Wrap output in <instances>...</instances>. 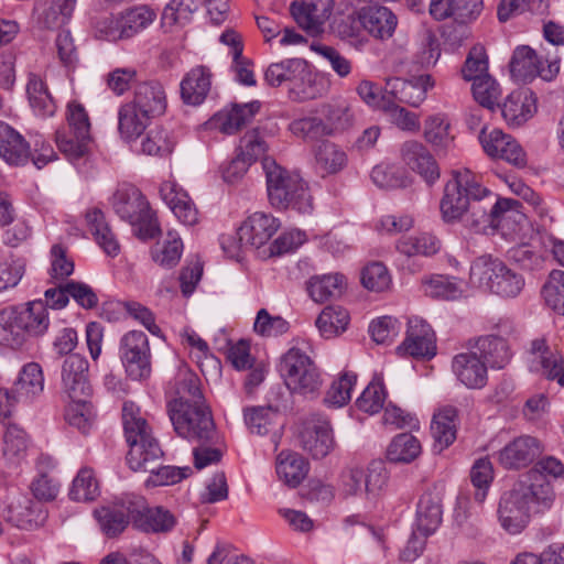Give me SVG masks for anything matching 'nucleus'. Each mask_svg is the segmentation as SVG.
Returning <instances> with one entry per match:
<instances>
[{"mask_svg": "<svg viewBox=\"0 0 564 564\" xmlns=\"http://www.w3.org/2000/svg\"><path fill=\"white\" fill-rule=\"evenodd\" d=\"M563 475L564 465L553 456L540 459L534 467L521 474L500 497L498 518L502 528L512 534L519 533L533 513L550 509L555 494L546 476L558 478Z\"/></svg>", "mask_w": 564, "mask_h": 564, "instance_id": "1", "label": "nucleus"}, {"mask_svg": "<svg viewBox=\"0 0 564 564\" xmlns=\"http://www.w3.org/2000/svg\"><path fill=\"white\" fill-rule=\"evenodd\" d=\"M467 208L464 213L463 225L475 232H487L488 229L502 228L507 219L522 218L519 210L521 204L512 198H498L495 193L484 186L480 177L474 174L469 191Z\"/></svg>", "mask_w": 564, "mask_h": 564, "instance_id": "2", "label": "nucleus"}, {"mask_svg": "<svg viewBox=\"0 0 564 564\" xmlns=\"http://www.w3.org/2000/svg\"><path fill=\"white\" fill-rule=\"evenodd\" d=\"M122 422L126 440L129 444L127 462L134 471H153L163 463L164 453L152 435V430L141 410L132 402L122 408Z\"/></svg>", "mask_w": 564, "mask_h": 564, "instance_id": "3", "label": "nucleus"}, {"mask_svg": "<svg viewBox=\"0 0 564 564\" xmlns=\"http://www.w3.org/2000/svg\"><path fill=\"white\" fill-rule=\"evenodd\" d=\"M268 196L272 206L279 209L293 208L300 213L312 209V197L306 183L276 164L271 158L263 159Z\"/></svg>", "mask_w": 564, "mask_h": 564, "instance_id": "4", "label": "nucleus"}, {"mask_svg": "<svg viewBox=\"0 0 564 564\" xmlns=\"http://www.w3.org/2000/svg\"><path fill=\"white\" fill-rule=\"evenodd\" d=\"M112 205L116 214L134 228L139 239L150 240L161 234L155 213L138 188L117 191Z\"/></svg>", "mask_w": 564, "mask_h": 564, "instance_id": "5", "label": "nucleus"}, {"mask_svg": "<svg viewBox=\"0 0 564 564\" xmlns=\"http://www.w3.org/2000/svg\"><path fill=\"white\" fill-rule=\"evenodd\" d=\"M470 279L500 296H517L524 285L522 275L491 256L478 257L470 267Z\"/></svg>", "mask_w": 564, "mask_h": 564, "instance_id": "6", "label": "nucleus"}, {"mask_svg": "<svg viewBox=\"0 0 564 564\" xmlns=\"http://www.w3.org/2000/svg\"><path fill=\"white\" fill-rule=\"evenodd\" d=\"M280 372L293 393L315 395L322 387L321 372L315 362L297 347L290 348L281 358Z\"/></svg>", "mask_w": 564, "mask_h": 564, "instance_id": "7", "label": "nucleus"}, {"mask_svg": "<svg viewBox=\"0 0 564 564\" xmlns=\"http://www.w3.org/2000/svg\"><path fill=\"white\" fill-rule=\"evenodd\" d=\"M170 420L181 437L199 443H214L216 438L215 423L207 405L180 404V409H169Z\"/></svg>", "mask_w": 564, "mask_h": 564, "instance_id": "8", "label": "nucleus"}, {"mask_svg": "<svg viewBox=\"0 0 564 564\" xmlns=\"http://www.w3.org/2000/svg\"><path fill=\"white\" fill-rule=\"evenodd\" d=\"M120 358L128 376L142 380L151 373V350L149 338L141 330L128 332L120 341Z\"/></svg>", "mask_w": 564, "mask_h": 564, "instance_id": "9", "label": "nucleus"}, {"mask_svg": "<svg viewBox=\"0 0 564 564\" xmlns=\"http://www.w3.org/2000/svg\"><path fill=\"white\" fill-rule=\"evenodd\" d=\"M474 174L468 169L454 171L453 178L446 183L440 203L442 218L445 223H462L468 206L467 202Z\"/></svg>", "mask_w": 564, "mask_h": 564, "instance_id": "10", "label": "nucleus"}, {"mask_svg": "<svg viewBox=\"0 0 564 564\" xmlns=\"http://www.w3.org/2000/svg\"><path fill=\"white\" fill-rule=\"evenodd\" d=\"M510 72L520 80L532 79L540 76L544 80L553 79L560 72V58H545L539 56L530 46H519L514 50Z\"/></svg>", "mask_w": 564, "mask_h": 564, "instance_id": "11", "label": "nucleus"}, {"mask_svg": "<svg viewBox=\"0 0 564 564\" xmlns=\"http://www.w3.org/2000/svg\"><path fill=\"white\" fill-rule=\"evenodd\" d=\"M88 361L79 354L68 355L62 365L63 392L73 401L80 402L91 394Z\"/></svg>", "mask_w": 564, "mask_h": 564, "instance_id": "12", "label": "nucleus"}, {"mask_svg": "<svg viewBox=\"0 0 564 564\" xmlns=\"http://www.w3.org/2000/svg\"><path fill=\"white\" fill-rule=\"evenodd\" d=\"M128 511L132 514L133 528L147 533H166L175 523V517L162 507L150 508L145 499L134 495V501L129 503Z\"/></svg>", "mask_w": 564, "mask_h": 564, "instance_id": "13", "label": "nucleus"}, {"mask_svg": "<svg viewBox=\"0 0 564 564\" xmlns=\"http://www.w3.org/2000/svg\"><path fill=\"white\" fill-rule=\"evenodd\" d=\"M302 448L319 459L327 456L335 447L333 429L328 420L313 416L303 423L300 433Z\"/></svg>", "mask_w": 564, "mask_h": 564, "instance_id": "14", "label": "nucleus"}, {"mask_svg": "<svg viewBox=\"0 0 564 564\" xmlns=\"http://www.w3.org/2000/svg\"><path fill=\"white\" fill-rule=\"evenodd\" d=\"M334 0H301L291 3L290 11L297 25L312 36L324 32Z\"/></svg>", "mask_w": 564, "mask_h": 564, "instance_id": "15", "label": "nucleus"}, {"mask_svg": "<svg viewBox=\"0 0 564 564\" xmlns=\"http://www.w3.org/2000/svg\"><path fill=\"white\" fill-rule=\"evenodd\" d=\"M404 341L398 347L401 356L431 359L436 354L435 336L431 326L421 318L409 319Z\"/></svg>", "mask_w": 564, "mask_h": 564, "instance_id": "16", "label": "nucleus"}, {"mask_svg": "<svg viewBox=\"0 0 564 564\" xmlns=\"http://www.w3.org/2000/svg\"><path fill=\"white\" fill-rule=\"evenodd\" d=\"M484 10V0H431L430 14L436 21L452 19L466 26L475 22Z\"/></svg>", "mask_w": 564, "mask_h": 564, "instance_id": "17", "label": "nucleus"}, {"mask_svg": "<svg viewBox=\"0 0 564 564\" xmlns=\"http://www.w3.org/2000/svg\"><path fill=\"white\" fill-rule=\"evenodd\" d=\"M542 451L543 447L536 437L521 435L499 451L498 460L503 468L518 470L533 463Z\"/></svg>", "mask_w": 564, "mask_h": 564, "instance_id": "18", "label": "nucleus"}, {"mask_svg": "<svg viewBox=\"0 0 564 564\" xmlns=\"http://www.w3.org/2000/svg\"><path fill=\"white\" fill-rule=\"evenodd\" d=\"M479 140L488 155L502 159L516 166L525 165V153L520 144L501 130L492 129L490 132H487L486 128H482Z\"/></svg>", "mask_w": 564, "mask_h": 564, "instance_id": "19", "label": "nucleus"}, {"mask_svg": "<svg viewBox=\"0 0 564 564\" xmlns=\"http://www.w3.org/2000/svg\"><path fill=\"white\" fill-rule=\"evenodd\" d=\"M433 86L434 80L427 74L411 80L394 77L387 79L386 91L394 102L399 101L412 107H419L425 100L427 90Z\"/></svg>", "mask_w": 564, "mask_h": 564, "instance_id": "20", "label": "nucleus"}, {"mask_svg": "<svg viewBox=\"0 0 564 564\" xmlns=\"http://www.w3.org/2000/svg\"><path fill=\"white\" fill-rule=\"evenodd\" d=\"M44 390V376L42 368L36 362L26 364L12 389H0V402L4 399L9 405H13L21 399L30 400Z\"/></svg>", "mask_w": 564, "mask_h": 564, "instance_id": "21", "label": "nucleus"}, {"mask_svg": "<svg viewBox=\"0 0 564 564\" xmlns=\"http://www.w3.org/2000/svg\"><path fill=\"white\" fill-rule=\"evenodd\" d=\"M403 163L421 175L427 184H433L440 177V167L434 156L419 141H406L400 149Z\"/></svg>", "mask_w": 564, "mask_h": 564, "instance_id": "22", "label": "nucleus"}, {"mask_svg": "<svg viewBox=\"0 0 564 564\" xmlns=\"http://www.w3.org/2000/svg\"><path fill=\"white\" fill-rule=\"evenodd\" d=\"M279 228L272 215L254 213L237 230L241 245L260 248L265 245Z\"/></svg>", "mask_w": 564, "mask_h": 564, "instance_id": "23", "label": "nucleus"}, {"mask_svg": "<svg viewBox=\"0 0 564 564\" xmlns=\"http://www.w3.org/2000/svg\"><path fill=\"white\" fill-rule=\"evenodd\" d=\"M134 501V495H126L112 506L102 507L95 511L102 533L107 538H117L132 523V514L128 511L130 502Z\"/></svg>", "mask_w": 564, "mask_h": 564, "instance_id": "24", "label": "nucleus"}, {"mask_svg": "<svg viewBox=\"0 0 564 564\" xmlns=\"http://www.w3.org/2000/svg\"><path fill=\"white\" fill-rule=\"evenodd\" d=\"M365 32L368 35L386 41L394 34L398 25L397 15L387 7L372 4L360 8Z\"/></svg>", "mask_w": 564, "mask_h": 564, "instance_id": "25", "label": "nucleus"}, {"mask_svg": "<svg viewBox=\"0 0 564 564\" xmlns=\"http://www.w3.org/2000/svg\"><path fill=\"white\" fill-rule=\"evenodd\" d=\"M144 117L154 119L165 112L167 102L165 90L159 82L139 84L130 101Z\"/></svg>", "mask_w": 564, "mask_h": 564, "instance_id": "26", "label": "nucleus"}, {"mask_svg": "<svg viewBox=\"0 0 564 564\" xmlns=\"http://www.w3.org/2000/svg\"><path fill=\"white\" fill-rule=\"evenodd\" d=\"M452 368L457 379L469 389H481L487 383V366L477 351L456 355Z\"/></svg>", "mask_w": 564, "mask_h": 564, "instance_id": "27", "label": "nucleus"}, {"mask_svg": "<svg viewBox=\"0 0 564 564\" xmlns=\"http://www.w3.org/2000/svg\"><path fill=\"white\" fill-rule=\"evenodd\" d=\"M498 108L510 126L519 127L535 113L536 99L530 90H516Z\"/></svg>", "mask_w": 564, "mask_h": 564, "instance_id": "28", "label": "nucleus"}, {"mask_svg": "<svg viewBox=\"0 0 564 564\" xmlns=\"http://www.w3.org/2000/svg\"><path fill=\"white\" fill-rule=\"evenodd\" d=\"M360 8L349 14L336 17L330 24L333 34L348 45L361 50L369 40L365 32Z\"/></svg>", "mask_w": 564, "mask_h": 564, "instance_id": "29", "label": "nucleus"}, {"mask_svg": "<svg viewBox=\"0 0 564 564\" xmlns=\"http://www.w3.org/2000/svg\"><path fill=\"white\" fill-rule=\"evenodd\" d=\"M260 107L259 101L234 105L230 110L216 113L212 118L210 124L225 134H234L251 122Z\"/></svg>", "mask_w": 564, "mask_h": 564, "instance_id": "30", "label": "nucleus"}, {"mask_svg": "<svg viewBox=\"0 0 564 564\" xmlns=\"http://www.w3.org/2000/svg\"><path fill=\"white\" fill-rule=\"evenodd\" d=\"M212 73L205 66L192 68L181 82V98L186 105L198 106L210 90Z\"/></svg>", "mask_w": 564, "mask_h": 564, "instance_id": "31", "label": "nucleus"}, {"mask_svg": "<svg viewBox=\"0 0 564 564\" xmlns=\"http://www.w3.org/2000/svg\"><path fill=\"white\" fill-rule=\"evenodd\" d=\"M15 307V315L25 338L40 337L46 333L50 326L48 311L43 301H33L25 307Z\"/></svg>", "mask_w": 564, "mask_h": 564, "instance_id": "32", "label": "nucleus"}, {"mask_svg": "<svg viewBox=\"0 0 564 564\" xmlns=\"http://www.w3.org/2000/svg\"><path fill=\"white\" fill-rule=\"evenodd\" d=\"M442 498L438 494L425 492L421 496L416 510L417 532L426 538L442 523Z\"/></svg>", "mask_w": 564, "mask_h": 564, "instance_id": "33", "label": "nucleus"}, {"mask_svg": "<svg viewBox=\"0 0 564 564\" xmlns=\"http://www.w3.org/2000/svg\"><path fill=\"white\" fill-rule=\"evenodd\" d=\"M24 138L8 123L0 121V156L9 164H24L30 158Z\"/></svg>", "mask_w": 564, "mask_h": 564, "instance_id": "34", "label": "nucleus"}, {"mask_svg": "<svg viewBox=\"0 0 564 564\" xmlns=\"http://www.w3.org/2000/svg\"><path fill=\"white\" fill-rule=\"evenodd\" d=\"M347 161L346 152L329 141H322L314 149V166L323 177L340 172Z\"/></svg>", "mask_w": 564, "mask_h": 564, "instance_id": "35", "label": "nucleus"}, {"mask_svg": "<svg viewBox=\"0 0 564 564\" xmlns=\"http://www.w3.org/2000/svg\"><path fill=\"white\" fill-rule=\"evenodd\" d=\"M85 220L100 248L108 256L116 257L119 253L120 246L106 223L104 213L97 207L90 208L85 214Z\"/></svg>", "mask_w": 564, "mask_h": 564, "instance_id": "36", "label": "nucleus"}, {"mask_svg": "<svg viewBox=\"0 0 564 564\" xmlns=\"http://www.w3.org/2000/svg\"><path fill=\"white\" fill-rule=\"evenodd\" d=\"M457 410L452 406L444 408L434 415L431 431L435 441V448L438 452L447 448L456 440L457 434Z\"/></svg>", "mask_w": 564, "mask_h": 564, "instance_id": "37", "label": "nucleus"}, {"mask_svg": "<svg viewBox=\"0 0 564 564\" xmlns=\"http://www.w3.org/2000/svg\"><path fill=\"white\" fill-rule=\"evenodd\" d=\"M308 473L307 460L294 452L283 451L276 458V474L289 487L299 486Z\"/></svg>", "mask_w": 564, "mask_h": 564, "instance_id": "38", "label": "nucleus"}, {"mask_svg": "<svg viewBox=\"0 0 564 564\" xmlns=\"http://www.w3.org/2000/svg\"><path fill=\"white\" fill-rule=\"evenodd\" d=\"M480 354L486 366L491 368H503L510 360V352L507 341L499 336H485L475 341L474 346Z\"/></svg>", "mask_w": 564, "mask_h": 564, "instance_id": "39", "label": "nucleus"}, {"mask_svg": "<svg viewBox=\"0 0 564 564\" xmlns=\"http://www.w3.org/2000/svg\"><path fill=\"white\" fill-rule=\"evenodd\" d=\"M29 437L17 424H9L3 434L2 456L9 466H18L26 456Z\"/></svg>", "mask_w": 564, "mask_h": 564, "instance_id": "40", "label": "nucleus"}, {"mask_svg": "<svg viewBox=\"0 0 564 564\" xmlns=\"http://www.w3.org/2000/svg\"><path fill=\"white\" fill-rule=\"evenodd\" d=\"M162 198L167 203L174 215L187 226L198 221V210L185 193L174 192L172 184H164L160 188Z\"/></svg>", "mask_w": 564, "mask_h": 564, "instance_id": "41", "label": "nucleus"}, {"mask_svg": "<svg viewBox=\"0 0 564 564\" xmlns=\"http://www.w3.org/2000/svg\"><path fill=\"white\" fill-rule=\"evenodd\" d=\"M26 94L30 106L39 115L48 117L56 111V104L46 83L37 74H30L26 84Z\"/></svg>", "mask_w": 564, "mask_h": 564, "instance_id": "42", "label": "nucleus"}, {"mask_svg": "<svg viewBox=\"0 0 564 564\" xmlns=\"http://www.w3.org/2000/svg\"><path fill=\"white\" fill-rule=\"evenodd\" d=\"M118 130L124 141L137 140L149 126V117H144L131 102L123 104L118 113Z\"/></svg>", "mask_w": 564, "mask_h": 564, "instance_id": "43", "label": "nucleus"}, {"mask_svg": "<svg viewBox=\"0 0 564 564\" xmlns=\"http://www.w3.org/2000/svg\"><path fill=\"white\" fill-rule=\"evenodd\" d=\"M530 352L540 359L544 375L550 380H556L564 387V368L561 366V357L552 350L544 338H536L531 343Z\"/></svg>", "mask_w": 564, "mask_h": 564, "instance_id": "44", "label": "nucleus"}, {"mask_svg": "<svg viewBox=\"0 0 564 564\" xmlns=\"http://www.w3.org/2000/svg\"><path fill=\"white\" fill-rule=\"evenodd\" d=\"M346 282L341 274H327L323 276H313L307 283V291L313 301L324 303L330 299L340 296L344 292Z\"/></svg>", "mask_w": 564, "mask_h": 564, "instance_id": "45", "label": "nucleus"}, {"mask_svg": "<svg viewBox=\"0 0 564 564\" xmlns=\"http://www.w3.org/2000/svg\"><path fill=\"white\" fill-rule=\"evenodd\" d=\"M26 343V338L15 315V307L0 311V345L19 349Z\"/></svg>", "mask_w": 564, "mask_h": 564, "instance_id": "46", "label": "nucleus"}, {"mask_svg": "<svg viewBox=\"0 0 564 564\" xmlns=\"http://www.w3.org/2000/svg\"><path fill=\"white\" fill-rule=\"evenodd\" d=\"M422 447L419 440L410 433L397 435L387 448V459L391 463L409 464L419 457Z\"/></svg>", "mask_w": 564, "mask_h": 564, "instance_id": "47", "label": "nucleus"}, {"mask_svg": "<svg viewBox=\"0 0 564 564\" xmlns=\"http://www.w3.org/2000/svg\"><path fill=\"white\" fill-rule=\"evenodd\" d=\"M349 323L348 312L340 306H326L316 319V326L325 338H333L345 332Z\"/></svg>", "mask_w": 564, "mask_h": 564, "instance_id": "48", "label": "nucleus"}, {"mask_svg": "<svg viewBox=\"0 0 564 564\" xmlns=\"http://www.w3.org/2000/svg\"><path fill=\"white\" fill-rule=\"evenodd\" d=\"M123 39L132 37L149 26L155 19V12L147 6H137L120 13Z\"/></svg>", "mask_w": 564, "mask_h": 564, "instance_id": "49", "label": "nucleus"}, {"mask_svg": "<svg viewBox=\"0 0 564 564\" xmlns=\"http://www.w3.org/2000/svg\"><path fill=\"white\" fill-rule=\"evenodd\" d=\"M305 62L301 58H290L271 64L264 74L270 86L278 87L286 82H294L305 70Z\"/></svg>", "mask_w": 564, "mask_h": 564, "instance_id": "50", "label": "nucleus"}, {"mask_svg": "<svg viewBox=\"0 0 564 564\" xmlns=\"http://www.w3.org/2000/svg\"><path fill=\"white\" fill-rule=\"evenodd\" d=\"M177 398L169 404V409H180V404L188 408L206 405L200 390V381L195 375H186L176 389Z\"/></svg>", "mask_w": 564, "mask_h": 564, "instance_id": "51", "label": "nucleus"}, {"mask_svg": "<svg viewBox=\"0 0 564 564\" xmlns=\"http://www.w3.org/2000/svg\"><path fill=\"white\" fill-rule=\"evenodd\" d=\"M397 249L408 256H433L440 250V240L432 234L422 232L417 236L402 238L398 241Z\"/></svg>", "mask_w": 564, "mask_h": 564, "instance_id": "52", "label": "nucleus"}, {"mask_svg": "<svg viewBox=\"0 0 564 564\" xmlns=\"http://www.w3.org/2000/svg\"><path fill=\"white\" fill-rule=\"evenodd\" d=\"M99 496V484L90 468H82L73 480L69 498L75 501H93Z\"/></svg>", "mask_w": 564, "mask_h": 564, "instance_id": "53", "label": "nucleus"}, {"mask_svg": "<svg viewBox=\"0 0 564 564\" xmlns=\"http://www.w3.org/2000/svg\"><path fill=\"white\" fill-rule=\"evenodd\" d=\"M475 100L482 107L494 110L500 107L498 102L501 90L498 83L490 76H478L471 86Z\"/></svg>", "mask_w": 564, "mask_h": 564, "instance_id": "54", "label": "nucleus"}, {"mask_svg": "<svg viewBox=\"0 0 564 564\" xmlns=\"http://www.w3.org/2000/svg\"><path fill=\"white\" fill-rule=\"evenodd\" d=\"M547 7V0H500L497 15L500 22H506L511 17L520 14L525 10L536 14H544Z\"/></svg>", "mask_w": 564, "mask_h": 564, "instance_id": "55", "label": "nucleus"}, {"mask_svg": "<svg viewBox=\"0 0 564 564\" xmlns=\"http://www.w3.org/2000/svg\"><path fill=\"white\" fill-rule=\"evenodd\" d=\"M542 295L547 306L564 315V271H551L542 288Z\"/></svg>", "mask_w": 564, "mask_h": 564, "instance_id": "56", "label": "nucleus"}, {"mask_svg": "<svg viewBox=\"0 0 564 564\" xmlns=\"http://www.w3.org/2000/svg\"><path fill=\"white\" fill-rule=\"evenodd\" d=\"M91 142L90 135L73 134L70 130L56 132V144L61 152H63L70 160H77L88 153V147Z\"/></svg>", "mask_w": 564, "mask_h": 564, "instance_id": "57", "label": "nucleus"}, {"mask_svg": "<svg viewBox=\"0 0 564 564\" xmlns=\"http://www.w3.org/2000/svg\"><path fill=\"white\" fill-rule=\"evenodd\" d=\"M182 251L183 242L181 238L170 231L164 243L152 250V258L159 265L172 268L178 263Z\"/></svg>", "mask_w": 564, "mask_h": 564, "instance_id": "58", "label": "nucleus"}, {"mask_svg": "<svg viewBox=\"0 0 564 564\" xmlns=\"http://www.w3.org/2000/svg\"><path fill=\"white\" fill-rule=\"evenodd\" d=\"M449 123L441 116H434L425 121L424 138L438 151L446 150L452 143Z\"/></svg>", "mask_w": 564, "mask_h": 564, "instance_id": "59", "label": "nucleus"}, {"mask_svg": "<svg viewBox=\"0 0 564 564\" xmlns=\"http://www.w3.org/2000/svg\"><path fill=\"white\" fill-rule=\"evenodd\" d=\"M25 271V260L10 254L0 261V292L15 288Z\"/></svg>", "mask_w": 564, "mask_h": 564, "instance_id": "60", "label": "nucleus"}, {"mask_svg": "<svg viewBox=\"0 0 564 564\" xmlns=\"http://www.w3.org/2000/svg\"><path fill=\"white\" fill-rule=\"evenodd\" d=\"M278 416L271 408H253L245 413L246 423L251 433L268 435L274 429V419Z\"/></svg>", "mask_w": 564, "mask_h": 564, "instance_id": "61", "label": "nucleus"}, {"mask_svg": "<svg viewBox=\"0 0 564 564\" xmlns=\"http://www.w3.org/2000/svg\"><path fill=\"white\" fill-rule=\"evenodd\" d=\"M173 142L163 129L150 130L141 142L142 153L151 156H165L173 151Z\"/></svg>", "mask_w": 564, "mask_h": 564, "instance_id": "62", "label": "nucleus"}, {"mask_svg": "<svg viewBox=\"0 0 564 564\" xmlns=\"http://www.w3.org/2000/svg\"><path fill=\"white\" fill-rule=\"evenodd\" d=\"M268 145L257 129L248 131L240 139L238 154L243 156L247 163L252 164L258 159H264Z\"/></svg>", "mask_w": 564, "mask_h": 564, "instance_id": "63", "label": "nucleus"}, {"mask_svg": "<svg viewBox=\"0 0 564 564\" xmlns=\"http://www.w3.org/2000/svg\"><path fill=\"white\" fill-rule=\"evenodd\" d=\"M512 564H564V543L550 544L540 554H520Z\"/></svg>", "mask_w": 564, "mask_h": 564, "instance_id": "64", "label": "nucleus"}]
</instances>
